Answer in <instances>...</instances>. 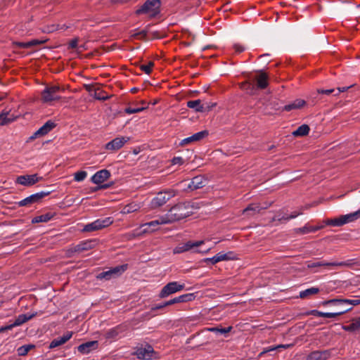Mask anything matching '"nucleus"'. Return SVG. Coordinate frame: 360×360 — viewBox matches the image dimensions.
<instances>
[{
    "instance_id": "f257e3e1",
    "label": "nucleus",
    "mask_w": 360,
    "mask_h": 360,
    "mask_svg": "<svg viewBox=\"0 0 360 360\" xmlns=\"http://www.w3.org/2000/svg\"><path fill=\"white\" fill-rule=\"evenodd\" d=\"M193 210V207L189 202H180L171 207L165 216L170 224L189 217Z\"/></svg>"
},
{
    "instance_id": "f03ea898",
    "label": "nucleus",
    "mask_w": 360,
    "mask_h": 360,
    "mask_svg": "<svg viewBox=\"0 0 360 360\" xmlns=\"http://www.w3.org/2000/svg\"><path fill=\"white\" fill-rule=\"evenodd\" d=\"M160 0H146L136 11V15L148 14L150 18H155L160 13Z\"/></svg>"
},
{
    "instance_id": "7ed1b4c3",
    "label": "nucleus",
    "mask_w": 360,
    "mask_h": 360,
    "mask_svg": "<svg viewBox=\"0 0 360 360\" xmlns=\"http://www.w3.org/2000/svg\"><path fill=\"white\" fill-rule=\"evenodd\" d=\"M176 195V191L172 189L160 191L151 200L150 206L152 209H156L164 205L168 200Z\"/></svg>"
},
{
    "instance_id": "20e7f679",
    "label": "nucleus",
    "mask_w": 360,
    "mask_h": 360,
    "mask_svg": "<svg viewBox=\"0 0 360 360\" xmlns=\"http://www.w3.org/2000/svg\"><path fill=\"white\" fill-rule=\"evenodd\" d=\"M169 224L167 219L165 218V216H161L158 219L151 221L148 223H145L141 226V227H146L140 232H136L137 230L134 231L133 233L129 234V238H134L142 233L153 232L157 230V226L161 224Z\"/></svg>"
},
{
    "instance_id": "39448f33",
    "label": "nucleus",
    "mask_w": 360,
    "mask_h": 360,
    "mask_svg": "<svg viewBox=\"0 0 360 360\" xmlns=\"http://www.w3.org/2000/svg\"><path fill=\"white\" fill-rule=\"evenodd\" d=\"M360 218V210L345 215H342L338 218L330 219L326 221V224L333 226H341L349 222L356 221Z\"/></svg>"
},
{
    "instance_id": "423d86ee",
    "label": "nucleus",
    "mask_w": 360,
    "mask_h": 360,
    "mask_svg": "<svg viewBox=\"0 0 360 360\" xmlns=\"http://www.w3.org/2000/svg\"><path fill=\"white\" fill-rule=\"evenodd\" d=\"M47 41V38L42 37L41 39H34L27 41H13L12 43V45L13 49L15 51L24 49L32 51V50H34V47L43 44Z\"/></svg>"
},
{
    "instance_id": "0eeeda50",
    "label": "nucleus",
    "mask_w": 360,
    "mask_h": 360,
    "mask_svg": "<svg viewBox=\"0 0 360 360\" xmlns=\"http://www.w3.org/2000/svg\"><path fill=\"white\" fill-rule=\"evenodd\" d=\"M354 264L353 259H348L342 262H307V266L309 269H312L319 266L333 267V268H341V267H349Z\"/></svg>"
},
{
    "instance_id": "6e6552de",
    "label": "nucleus",
    "mask_w": 360,
    "mask_h": 360,
    "mask_svg": "<svg viewBox=\"0 0 360 360\" xmlns=\"http://www.w3.org/2000/svg\"><path fill=\"white\" fill-rule=\"evenodd\" d=\"M113 222V220L111 217H106L104 219H98L95 220L94 221L86 224L82 231L84 232H92L101 230L102 229H104L105 227L109 226L111 225Z\"/></svg>"
},
{
    "instance_id": "1a4fd4ad",
    "label": "nucleus",
    "mask_w": 360,
    "mask_h": 360,
    "mask_svg": "<svg viewBox=\"0 0 360 360\" xmlns=\"http://www.w3.org/2000/svg\"><path fill=\"white\" fill-rule=\"evenodd\" d=\"M204 244V240L192 241L188 240L186 243L179 244L174 250V254H181L185 252L192 250L193 252H201L196 248Z\"/></svg>"
},
{
    "instance_id": "9d476101",
    "label": "nucleus",
    "mask_w": 360,
    "mask_h": 360,
    "mask_svg": "<svg viewBox=\"0 0 360 360\" xmlns=\"http://www.w3.org/2000/svg\"><path fill=\"white\" fill-rule=\"evenodd\" d=\"M252 80L256 85V89H265L269 84L268 74L262 70H257L252 75Z\"/></svg>"
},
{
    "instance_id": "9b49d317",
    "label": "nucleus",
    "mask_w": 360,
    "mask_h": 360,
    "mask_svg": "<svg viewBox=\"0 0 360 360\" xmlns=\"http://www.w3.org/2000/svg\"><path fill=\"white\" fill-rule=\"evenodd\" d=\"M184 288L185 285L184 283L180 284L176 281L170 282L162 288L159 294V297L160 298L167 297L170 295L184 290Z\"/></svg>"
},
{
    "instance_id": "f8f14e48",
    "label": "nucleus",
    "mask_w": 360,
    "mask_h": 360,
    "mask_svg": "<svg viewBox=\"0 0 360 360\" xmlns=\"http://www.w3.org/2000/svg\"><path fill=\"white\" fill-rule=\"evenodd\" d=\"M60 88L58 86L54 85L51 86H46L41 92V100L44 103H49L53 101L60 99L58 93L60 91Z\"/></svg>"
},
{
    "instance_id": "ddd939ff",
    "label": "nucleus",
    "mask_w": 360,
    "mask_h": 360,
    "mask_svg": "<svg viewBox=\"0 0 360 360\" xmlns=\"http://www.w3.org/2000/svg\"><path fill=\"white\" fill-rule=\"evenodd\" d=\"M129 141V137L119 136L112 139L105 145V149L110 150H117L120 149L127 142Z\"/></svg>"
},
{
    "instance_id": "4468645a",
    "label": "nucleus",
    "mask_w": 360,
    "mask_h": 360,
    "mask_svg": "<svg viewBox=\"0 0 360 360\" xmlns=\"http://www.w3.org/2000/svg\"><path fill=\"white\" fill-rule=\"evenodd\" d=\"M56 124L51 120L47 121L43 126L37 130L30 137V140H34L36 138L43 136L50 132Z\"/></svg>"
},
{
    "instance_id": "2eb2a0df",
    "label": "nucleus",
    "mask_w": 360,
    "mask_h": 360,
    "mask_svg": "<svg viewBox=\"0 0 360 360\" xmlns=\"http://www.w3.org/2000/svg\"><path fill=\"white\" fill-rule=\"evenodd\" d=\"M49 193V192L48 193L40 192V193H37L32 194V195L25 198V199L20 200V202H18V205L21 206V207L27 206V205H30L31 204L37 202L43 198L48 195Z\"/></svg>"
},
{
    "instance_id": "dca6fc26",
    "label": "nucleus",
    "mask_w": 360,
    "mask_h": 360,
    "mask_svg": "<svg viewBox=\"0 0 360 360\" xmlns=\"http://www.w3.org/2000/svg\"><path fill=\"white\" fill-rule=\"evenodd\" d=\"M209 134V131L207 130H203L199 132H197L192 136L187 137L186 139H184L180 142V146H186L188 144H190L193 142L200 141L202 139L207 137Z\"/></svg>"
},
{
    "instance_id": "f3484780",
    "label": "nucleus",
    "mask_w": 360,
    "mask_h": 360,
    "mask_svg": "<svg viewBox=\"0 0 360 360\" xmlns=\"http://www.w3.org/2000/svg\"><path fill=\"white\" fill-rule=\"evenodd\" d=\"M41 178H39L37 174L23 175L17 178V183L25 186H31L38 182Z\"/></svg>"
},
{
    "instance_id": "a211bd4d",
    "label": "nucleus",
    "mask_w": 360,
    "mask_h": 360,
    "mask_svg": "<svg viewBox=\"0 0 360 360\" xmlns=\"http://www.w3.org/2000/svg\"><path fill=\"white\" fill-rule=\"evenodd\" d=\"M110 176V172L108 169H101L91 176V181L95 184H101L108 180Z\"/></svg>"
},
{
    "instance_id": "6ab92c4d",
    "label": "nucleus",
    "mask_w": 360,
    "mask_h": 360,
    "mask_svg": "<svg viewBox=\"0 0 360 360\" xmlns=\"http://www.w3.org/2000/svg\"><path fill=\"white\" fill-rule=\"evenodd\" d=\"M153 352V347L150 345H146L144 347L139 348L136 352V354L139 359L148 360L152 359Z\"/></svg>"
},
{
    "instance_id": "aec40b11",
    "label": "nucleus",
    "mask_w": 360,
    "mask_h": 360,
    "mask_svg": "<svg viewBox=\"0 0 360 360\" xmlns=\"http://www.w3.org/2000/svg\"><path fill=\"white\" fill-rule=\"evenodd\" d=\"M37 315V313L26 314L19 315L13 322V323L8 325L7 328H13V327L20 326L26 321L32 319Z\"/></svg>"
},
{
    "instance_id": "412c9836",
    "label": "nucleus",
    "mask_w": 360,
    "mask_h": 360,
    "mask_svg": "<svg viewBox=\"0 0 360 360\" xmlns=\"http://www.w3.org/2000/svg\"><path fill=\"white\" fill-rule=\"evenodd\" d=\"M98 347L97 341H89L78 346V351L82 354H89L91 351Z\"/></svg>"
},
{
    "instance_id": "4be33fe9",
    "label": "nucleus",
    "mask_w": 360,
    "mask_h": 360,
    "mask_svg": "<svg viewBox=\"0 0 360 360\" xmlns=\"http://www.w3.org/2000/svg\"><path fill=\"white\" fill-rule=\"evenodd\" d=\"M330 356L329 351H314L311 352L307 360H327Z\"/></svg>"
},
{
    "instance_id": "5701e85b",
    "label": "nucleus",
    "mask_w": 360,
    "mask_h": 360,
    "mask_svg": "<svg viewBox=\"0 0 360 360\" xmlns=\"http://www.w3.org/2000/svg\"><path fill=\"white\" fill-rule=\"evenodd\" d=\"M72 336V332H67L63 336L54 339L50 343L49 348L52 349L65 344Z\"/></svg>"
},
{
    "instance_id": "b1692460",
    "label": "nucleus",
    "mask_w": 360,
    "mask_h": 360,
    "mask_svg": "<svg viewBox=\"0 0 360 360\" xmlns=\"http://www.w3.org/2000/svg\"><path fill=\"white\" fill-rule=\"evenodd\" d=\"M205 186V179L201 176L193 177L188 185V188L191 191L197 190Z\"/></svg>"
},
{
    "instance_id": "393cba45",
    "label": "nucleus",
    "mask_w": 360,
    "mask_h": 360,
    "mask_svg": "<svg viewBox=\"0 0 360 360\" xmlns=\"http://www.w3.org/2000/svg\"><path fill=\"white\" fill-rule=\"evenodd\" d=\"M268 205L266 206H260L259 204L257 203H252L249 205L245 209L243 210V214H249L252 212V214L259 212L262 209L267 208Z\"/></svg>"
},
{
    "instance_id": "a878e982",
    "label": "nucleus",
    "mask_w": 360,
    "mask_h": 360,
    "mask_svg": "<svg viewBox=\"0 0 360 360\" xmlns=\"http://www.w3.org/2000/svg\"><path fill=\"white\" fill-rule=\"evenodd\" d=\"M92 248H93V242L92 241H84V242H82L79 244L75 246L73 248V252H81L84 250H90Z\"/></svg>"
},
{
    "instance_id": "bb28decb",
    "label": "nucleus",
    "mask_w": 360,
    "mask_h": 360,
    "mask_svg": "<svg viewBox=\"0 0 360 360\" xmlns=\"http://www.w3.org/2000/svg\"><path fill=\"white\" fill-rule=\"evenodd\" d=\"M352 86H353V84H351V85H349L348 86L338 87L336 89L337 92L335 94V96L339 95V94H340L341 92L346 91L347 89H349ZM317 91H318L319 94H325L329 95V94L335 92V89H326V90H324V89H318Z\"/></svg>"
},
{
    "instance_id": "cd10ccee",
    "label": "nucleus",
    "mask_w": 360,
    "mask_h": 360,
    "mask_svg": "<svg viewBox=\"0 0 360 360\" xmlns=\"http://www.w3.org/2000/svg\"><path fill=\"white\" fill-rule=\"evenodd\" d=\"M305 105V101L302 99H296L292 103L285 105L284 110L290 111L294 109H299Z\"/></svg>"
},
{
    "instance_id": "c85d7f7f",
    "label": "nucleus",
    "mask_w": 360,
    "mask_h": 360,
    "mask_svg": "<svg viewBox=\"0 0 360 360\" xmlns=\"http://www.w3.org/2000/svg\"><path fill=\"white\" fill-rule=\"evenodd\" d=\"M91 96L94 98L101 101H105L110 98L108 94L98 87L94 89V93L91 94Z\"/></svg>"
},
{
    "instance_id": "c756f323",
    "label": "nucleus",
    "mask_w": 360,
    "mask_h": 360,
    "mask_svg": "<svg viewBox=\"0 0 360 360\" xmlns=\"http://www.w3.org/2000/svg\"><path fill=\"white\" fill-rule=\"evenodd\" d=\"M240 88L250 95H255L256 94V88L250 82L245 81L240 84Z\"/></svg>"
},
{
    "instance_id": "7c9ffc66",
    "label": "nucleus",
    "mask_w": 360,
    "mask_h": 360,
    "mask_svg": "<svg viewBox=\"0 0 360 360\" xmlns=\"http://www.w3.org/2000/svg\"><path fill=\"white\" fill-rule=\"evenodd\" d=\"M309 127L307 124H302L292 131V134L294 136H304L309 134Z\"/></svg>"
},
{
    "instance_id": "2f4dec72",
    "label": "nucleus",
    "mask_w": 360,
    "mask_h": 360,
    "mask_svg": "<svg viewBox=\"0 0 360 360\" xmlns=\"http://www.w3.org/2000/svg\"><path fill=\"white\" fill-rule=\"evenodd\" d=\"M319 291H320V290L319 288L311 287L310 288H308V289H306L300 292V297L302 298V299L306 298L312 295L319 293Z\"/></svg>"
},
{
    "instance_id": "473e14b6",
    "label": "nucleus",
    "mask_w": 360,
    "mask_h": 360,
    "mask_svg": "<svg viewBox=\"0 0 360 360\" xmlns=\"http://www.w3.org/2000/svg\"><path fill=\"white\" fill-rule=\"evenodd\" d=\"M269 58L270 55L269 53L261 55L257 59V65L261 68H266L269 63L271 62Z\"/></svg>"
},
{
    "instance_id": "72a5a7b5",
    "label": "nucleus",
    "mask_w": 360,
    "mask_h": 360,
    "mask_svg": "<svg viewBox=\"0 0 360 360\" xmlns=\"http://www.w3.org/2000/svg\"><path fill=\"white\" fill-rule=\"evenodd\" d=\"M187 106L189 108L195 109L197 112H202L204 107L201 105L200 100H193L187 102Z\"/></svg>"
},
{
    "instance_id": "f704fd0d",
    "label": "nucleus",
    "mask_w": 360,
    "mask_h": 360,
    "mask_svg": "<svg viewBox=\"0 0 360 360\" xmlns=\"http://www.w3.org/2000/svg\"><path fill=\"white\" fill-rule=\"evenodd\" d=\"M321 304L323 307L333 305L336 307H343L344 306V299H331L328 300L323 301L321 303Z\"/></svg>"
},
{
    "instance_id": "c9c22d12",
    "label": "nucleus",
    "mask_w": 360,
    "mask_h": 360,
    "mask_svg": "<svg viewBox=\"0 0 360 360\" xmlns=\"http://www.w3.org/2000/svg\"><path fill=\"white\" fill-rule=\"evenodd\" d=\"M352 309V307H349L348 309H343V310H338L335 312H323V314H322V317H324V318H335L338 316H340V315H342L344 314H345L346 312L350 311Z\"/></svg>"
},
{
    "instance_id": "e433bc0d",
    "label": "nucleus",
    "mask_w": 360,
    "mask_h": 360,
    "mask_svg": "<svg viewBox=\"0 0 360 360\" xmlns=\"http://www.w3.org/2000/svg\"><path fill=\"white\" fill-rule=\"evenodd\" d=\"M140 209L139 205L136 203H129L122 210V213L124 214H129L134 212Z\"/></svg>"
},
{
    "instance_id": "4c0bfd02",
    "label": "nucleus",
    "mask_w": 360,
    "mask_h": 360,
    "mask_svg": "<svg viewBox=\"0 0 360 360\" xmlns=\"http://www.w3.org/2000/svg\"><path fill=\"white\" fill-rule=\"evenodd\" d=\"M51 217L52 215L49 213H47L33 218L32 221V223L47 222L51 219Z\"/></svg>"
},
{
    "instance_id": "58836bf2",
    "label": "nucleus",
    "mask_w": 360,
    "mask_h": 360,
    "mask_svg": "<svg viewBox=\"0 0 360 360\" xmlns=\"http://www.w3.org/2000/svg\"><path fill=\"white\" fill-rule=\"evenodd\" d=\"M208 331L214 332V333H219L221 334H225L227 333H229L232 330L231 326H229L227 328H217V327H213V328H208L207 329Z\"/></svg>"
},
{
    "instance_id": "ea45409f",
    "label": "nucleus",
    "mask_w": 360,
    "mask_h": 360,
    "mask_svg": "<svg viewBox=\"0 0 360 360\" xmlns=\"http://www.w3.org/2000/svg\"><path fill=\"white\" fill-rule=\"evenodd\" d=\"M34 347V345H22L21 347H20L18 349V354L19 356H25L26 355L28 352Z\"/></svg>"
},
{
    "instance_id": "a19ab883",
    "label": "nucleus",
    "mask_w": 360,
    "mask_h": 360,
    "mask_svg": "<svg viewBox=\"0 0 360 360\" xmlns=\"http://www.w3.org/2000/svg\"><path fill=\"white\" fill-rule=\"evenodd\" d=\"M13 121V119L8 117V112L0 114V125H6Z\"/></svg>"
},
{
    "instance_id": "79ce46f5",
    "label": "nucleus",
    "mask_w": 360,
    "mask_h": 360,
    "mask_svg": "<svg viewBox=\"0 0 360 360\" xmlns=\"http://www.w3.org/2000/svg\"><path fill=\"white\" fill-rule=\"evenodd\" d=\"M87 176V173L85 171H79L76 173H75L74 175V180L75 181H82L85 179V178Z\"/></svg>"
},
{
    "instance_id": "37998d69",
    "label": "nucleus",
    "mask_w": 360,
    "mask_h": 360,
    "mask_svg": "<svg viewBox=\"0 0 360 360\" xmlns=\"http://www.w3.org/2000/svg\"><path fill=\"white\" fill-rule=\"evenodd\" d=\"M112 277H114V276L110 269L108 271H103L97 276V278L98 279H105V280H109Z\"/></svg>"
},
{
    "instance_id": "c03bdc74",
    "label": "nucleus",
    "mask_w": 360,
    "mask_h": 360,
    "mask_svg": "<svg viewBox=\"0 0 360 360\" xmlns=\"http://www.w3.org/2000/svg\"><path fill=\"white\" fill-rule=\"evenodd\" d=\"M319 229V227H308L307 226L297 229V232L301 233H307L309 232H314Z\"/></svg>"
},
{
    "instance_id": "a18cd8bd",
    "label": "nucleus",
    "mask_w": 360,
    "mask_h": 360,
    "mask_svg": "<svg viewBox=\"0 0 360 360\" xmlns=\"http://www.w3.org/2000/svg\"><path fill=\"white\" fill-rule=\"evenodd\" d=\"M229 253H224L222 252L217 253L215 256L217 257V262H221V261H226L230 259Z\"/></svg>"
},
{
    "instance_id": "49530a36",
    "label": "nucleus",
    "mask_w": 360,
    "mask_h": 360,
    "mask_svg": "<svg viewBox=\"0 0 360 360\" xmlns=\"http://www.w3.org/2000/svg\"><path fill=\"white\" fill-rule=\"evenodd\" d=\"M120 333L118 328H114L109 330L106 333L107 338H114L118 335Z\"/></svg>"
},
{
    "instance_id": "de8ad7c7",
    "label": "nucleus",
    "mask_w": 360,
    "mask_h": 360,
    "mask_svg": "<svg viewBox=\"0 0 360 360\" xmlns=\"http://www.w3.org/2000/svg\"><path fill=\"white\" fill-rule=\"evenodd\" d=\"M125 269H126L125 266H119L112 268L110 270L112 271L113 276H117L120 275L122 272L124 271Z\"/></svg>"
},
{
    "instance_id": "09e8293b",
    "label": "nucleus",
    "mask_w": 360,
    "mask_h": 360,
    "mask_svg": "<svg viewBox=\"0 0 360 360\" xmlns=\"http://www.w3.org/2000/svg\"><path fill=\"white\" fill-rule=\"evenodd\" d=\"M180 297L181 298L182 302H190L195 298V296L193 293L182 295H180Z\"/></svg>"
},
{
    "instance_id": "8fccbe9b",
    "label": "nucleus",
    "mask_w": 360,
    "mask_h": 360,
    "mask_svg": "<svg viewBox=\"0 0 360 360\" xmlns=\"http://www.w3.org/2000/svg\"><path fill=\"white\" fill-rule=\"evenodd\" d=\"M144 108H127L125 109V112L127 114L137 113L143 111Z\"/></svg>"
},
{
    "instance_id": "3c124183",
    "label": "nucleus",
    "mask_w": 360,
    "mask_h": 360,
    "mask_svg": "<svg viewBox=\"0 0 360 360\" xmlns=\"http://www.w3.org/2000/svg\"><path fill=\"white\" fill-rule=\"evenodd\" d=\"M181 302V298L180 296L174 297L169 301L165 302V305H172L176 303H180Z\"/></svg>"
},
{
    "instance_id": "603ef678",
    "label": "nucleus",
    "mask_w": 360,
    "mask_h": 360,
    "mask_svg": "<svg viewBox=\"0 0 360 360\" xmlns=\"http://www.w3.org/2000/svg\"><path fill=\"white\" fill-rule=\"evenodd\" d=\"M360 304V300L344 299V306L346 304L358 305Z\"/></svg>"
},
{
    "instance_id": "864d4df0",
    "label": "nucleus",
    "mask_w": 360,
    "mask_h": 360,
    "mask_svg": "<svg viewBox=\"0 0 360 360\" xmlns=\"http://www.w3.org/2000/svg\"><path fill=\"white\" fill-rule=\"evenodd\" d=\"M77 44H78V39L75 38V39H72L68 43V47L69 49H74L77 47Z\"/></svg>"
},
{
    "instance_id": "5fc2aeb1",
    "label": "nucleus",
    "mask_w": 360,
    "mask_h": 360,
    "mask_svg": "<svg viewBox=\"0 0 360 360\" xmlns=\"http://www.w3.org/2000/svg\"><path fill=\"white\" fill-rule=\"evenodd\" d=\"M184 163V160L181 157H174L172 160V165H181Z\"/></svg>"
},
{
    "instance_id": "6e6d98bb",
    "label": "nucleus",
    "mask_w": 360,
    "mask_h": 360,
    "mask_svg": "<svg viewBox=\"0 0 360 360\" xmlns=\"http://www.w3.org/2000/svg\"><path fill=\"white\" fill-rule=\"evenodd\" d=\"M233 49L237 53H242L245 51V47L239 44H236L233 45Z\"/></svg>"
},
{
    "instance_id": "4d7b16f0",
    "label": "nucleus",
    "mask_w": 360,
    "mask_h": 360,
    "mask_svg": "<svg viewBox=\"0 0 360 360\" xmlns=\"http://www.w3.org/2000/svg\"><path fill=\"white\" fill-rule=\"evenodd\" d=\"M307 314L313 315V316H319V317H322L323 312L316 310V309H314V310H311L309 312H307Z\"/></svg>"
},
{
    "instance_id": "13d9d810",
    "label": "nucleus",
    "mask_w": 360,
    "mask_h": 360,
    "mask_svg": "<svg viewBox=\"0 0 360 360\" xmlns=\"http://www.w3.org/2000/svg\"><path fill=\"white\" fill-rule=\"evenodd\" d=\"M342 329L345 331H356V329L352 322L349 325L343 326Z\"/></svg>"
},
{
    "instance_id": "bf43d9fd",
    "label": "nucleus",
    "mask_w": 360,
    "mask_h": 360,
    "mask_svg": "<svg viewBox=\"0 0 360 360\" xmlns=\"http://www.w3.org/2000/svg\"><path fill=\"white\" fill-rule=\"evenodd\" d=\"M204 262L205 263L210 262L212 264H215L218 263L215 255L212 257L205 259Z\"/></svg>"
},
{
    "instance_id": "052dcab7",
    "label": "nucleus",
    "mask_w": 360,
    "mask_h": 360,
    "mask_svg": "<svg viewBox=\"0 0 360 360\" xmlns=\"http://www.w3.org/2000/svg\"><path fill=\"white\" fill-rule=\"evenodd\" d=\"M352 323L354 326L356 330H360V317L352 320Z\"/></svg>"
},
{
    "instance_id": "680f3d73",
    "label": "nucleus",
    "mask_w": 360,
    "mask_h": 360,
    "mask_svg": "<svg viewBox=\"0 0 360 360\" xmlns=\"http://www.w3.org/2000/svg\"><path fill=\"white\" fill-rule=\"evenodd\" d=\"M147 35V31L146 30H141V32H139L138 33H136L134 34L135 37L138 38H145Z\"/></svg>"
},
{
    "instance_id": "e2e57ef3",
    "label": "nucleus",
    "mask_w": 360,
    "mask_h": 360,
    "mask_svg": "<svg viewBox=\"0 0 360 360\" xmlns=\"http://www.w3.org/2000/svg\"><path fill=\"white\" fill-rule=\"evenodd\" d=\"M155 65L154 62L148 61L146 64H143L139 68H153Z\"/></svg>"
},
{
    "instance_id": "0e129e2a",
    "label": "nucleus",
    "mask_w": 360,
    "mask_h": 360,
    "mask_svg": "<svg viewBox=\"0 0 360 360\" xmlns=\"http://www.w3.org/2000/svg\"><path fill=\"white\" fill-rule=\"evenodd\" d=\"M84 89H85L87 91H89V92H90V93H92V92L94 91V89H93V86H92L91 85H90V84H84Z\"/></svg>"
},
{
    "instance_id": "69168bd1",
    "label": "nucleus",
    "mask_w": 360,
    "mask_h": 360,
    "mask_svg": "<svg viewBox=\"0 0 360 360\" xmlns=\"http://www.w3.org/2000/svg\"><path fill=\"white\" fill-rule=\"evenodd\" d=\"M274 63L271 65V68H278L279 65L283 64L282 61H279V62L274 61Z\"/></svg>"
},
{
    "instance_id": "338daca9",
    "label": "nucleus",
    "mask_w": 360,
    "mask_h": 360,
    "mask_svg": "<svg viewBox=\"0 0 360 360\" xmlns=\"http://www.w3.org/2000/svg\"><path fill=\"white\" fill-rule=\"evenodd\" d=\"M290 347H291V345H278L276 346V348L278 349H287V348H289Z\"/></svg>"
},
{
    "instance_id": "774afa93",
    "label": "nucleus",
    "mask_w": 360,
    "mask_h": 360,
    "mask_svg": "<svg viewBox=\"0 0 360 360\" xmlns=\"http://www.w3.org/2000/svg\"><path fill=\"white\" fill-rule=\"evenodd\" d=\"M276 349H278L276 348V347H269V348L266 349L263 352V353H264V352H270V351H274V350H276Z\"/></svg>"
}]
</instances>
